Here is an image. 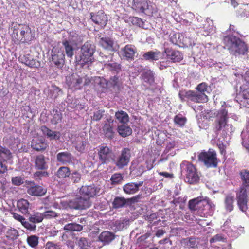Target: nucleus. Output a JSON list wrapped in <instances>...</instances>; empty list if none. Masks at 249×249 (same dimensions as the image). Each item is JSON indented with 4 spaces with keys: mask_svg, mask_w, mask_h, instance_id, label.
Segmentation results:
<instances>
[{
    "mask_svg": "<svg viewBox=\"0 0 249 249\" xmlns=\"http://www.w3.org/2000/svg\"><path fill=\"white\" fill-rule=\"evenodd\" d=\"M51 60L57 67H62L65 62L63 51L58 48L54 47L51 51Z\"/></svg>",
    "mask_w": 249,
    "mask_h": 249,
    "instance_id": "10",
    "label": "nucleus"
},
{
    "mask_svg": "<svg viewBox=\"0 0 249 249\" xmlns=\"http://www.w3.org/2000/svg\"><path fill=\"white\" fill-rule=\"evenodd\" d=\"M203 197H197L196 198L192 199L189 202V207L191 210H196V206L199 202H202Z\"/></svg>",
    "mask_w": 249,
    "mask_h": 249,
    "instance_id": "52",
    "label": "nucleus"
},
{
    "mask_svg": "<svg viewBox=\"0 0 249 249\" xmlns=\"http://www.w3.org/2000/svg\"><path fill=\"white\" fill-rule=\"evenodd\" d=\"M99 44L104 49L111 52L116 51L118 48L117 43L108 36L100 38Z\"/></svg>",
    "mask_w": 249,
    "mask_h": 249,
    "instance_id": "12",
    "label": "nucleus"
},
{
    "mask_svg": "<svg viewBox=\"0 0 249 249\" xmlns=\"http://www.w3.org/2000/svg\"><path fill=\"white\" fill-rule=\"evenodd\" d=\"M11 214L15 220L20 222L22 225L27 230H33L35 229V226L34 225L30 224V223L26 221L23 216L16 213H12Z\"/></svg>",
    "mask_w": 249,
    "mask_h": 249,
    "instance_id": "32",
    "label": "nucleus"
},
{
    "mask_svg": "<svg viewBox=\"0 0 249 249\" xmlns=\"http://www.w3.org/2000/svg\"><path fill=\"white\" fill-rule=\"evenodd\" d=\"M196 91H181L179 93V96L182 101L190 100L196 103H205L208 100L206 93L207 85L205 83L199 84L196 88Z\"/></svg>",
    "mask_w": 249,
    "mask_h": 249,
    "instance_id": "2",
    "label": "nucleus"
},
{
    "mask_svg": "<svg viewBox=\"0 0 249 249\" xmlns=\"http://www.w3.org/2000/svg\"><path fill=\"white\" fill-rule=\"evenodd\" d=\"M142 181H140L138 183H128L124 186L123 190L126 194H133L138 191L139 187L142 186Z\"/></svg>",
    "mask_w": 249,
    "mask_h": 249,
    "instance_id": "24",
    "label": "nucleus"
},
{
    "mask_svg": "<svg viewBox=\"0 0 249 249\" xmlns=\"http://www.w3.org/2000/svg\"><path fill=\"white\" fill-rule=\"evenodd\" d=\"M122 55L127 59H133L136 52V48L130 45H126L122 50Z\"/></svg>",
    "mask_w": 249,
    "mask_h": 249,
    "instance_id": "35",
    "label": "nucleus"
},
{
    "mask_svg": "<svg viewBox=\"0 0 249 249\" xmlns=\"http://www.w3.org/2000/svg\"><path fill=\"white\" fill-rule=\"evenodd\" d=\"M20 33L16 39L22 43L28 42L32 40L31 30L29 26L25 25L23 28L20 29Z\"/></svg>",
    "mask_w": 249,
    "mask_h": 249,
    "instance_id": "16",
    "label": "nucleus"
},
{
    "mask_svg": "<svg viewBox=\"0 0 249 249\" xmlns=\"http://www.w3.org/2000/svg\"><path fill=\"white\" fill-rule=\"evenodd\" d=\"M83 225L76 223H70L65 225L64 230L72 231H80L83 230Z\"/></svg>",
    "mask_w": 249,
    "mask_h": 249,
    "instance_id": "43",
    "label": "nucleus"
},
{
    "mask_svg": "<svg viewBox=\"0 0 249 249\" xmlns=\"http://www.w3.org/2000/svg\"><path fill=\"white\" fill-rule=\"evenodd\" d=\"M12 158V154L8 148L0 146V160L6 161Z\"/></svg>",
    "mask_w": 249,
    "mask_h": 249,
    "instance_id": "38",
    "label": "nucleus"
},
{
    "mask_svg": "<svg viewBox=\"0 0 249 249\" xmlns=\"http://www.w3.org/2000/svg\"><path fill=\"white\" fill-rule=\"evenodd\" d=\"M130 157V150L128 148H124L120 155L114 160V164L118 169H123L128 165Z\"/></svg>",
    "mask_w": 249,
    "mask_h": 249,
    "instance_id": "9",
    "label": "nucleus"
},
{
    "mask_svg": "<svg viewBox=\"0 0 249 249\" xmlns=\"http://www.w3.org/2000/svg\"><path fill=\"white\" fill-rule=\"evenodd\" d=\"M41 130L43 134L50 140H59L60 138L61 135L59 132L53 131L46 126H42Z\"/></svg>",
    "mask_w": 249,
    "mask_h": 249,
    "instance_id": "28",
    "label": "nucleus"
},
{
    "mask_svg": "<svg viewBox=\"0 0 249 249\" xmlns=\"http://www.w3.org/2000/svg\"><path fill=\"white\" fill-rule=\"evenodd\" d=\"M66 83L72 90L79 89L82 85L83 78L76 74H73L66 77Z\"/></svg>",
    "mask_w": 249,
    "mask_h": 249,
    "instance_id": "11",
    "label": "nucleus"
},
{
    "mask_svg": "<svg viewBox=\"0 0 249 249\" xmlns=\"http://www.w3.org/2000/svg\"><path fill=\"white\" fill-rule=\"evenodd\" d=\"M115 119L120 123L124 124L128 122L129 118L127 113L123 110L115 113Z\"/></svg>",
    "mask_w": 249,
    "mask_h": 249,
    "instance_id": "36",
    "label": "nucleus"
},
{
    "mask_svg": "<svg viewBox=\"0 0 249 249\" xmlns=\"http://www.w3.org/2000/svg\"><path fill=\"white\" fill-rule=\"evenodd\" d=\"M136 198L132 197L130 199H125L124 197H117L113 202V205L115 208H120L125 206L126 204H129L135 201Z\"/></svg>",
    "mask_w": 249,
    "mask_h": 249,
    "instance_id": "26",
    "label": "nucleus"
},
{
    "mask_svg": "<svg viewBox=\"0 0 249 249\" xmlns=\"http://www.w3.org/2000/svg\"><path fill=\"white\" fill-rule=\"evenodd\" d=\"M47 190L45 188L38 185H36L32 182L28 187L27 193L31 196H42L46 193Z\"/></svg>",
    "mask_w": 249,
    "mask_h": 249,
    "instance_id": "18",
    "label": "nucleus"
},
{
    "mask_svg": "<svg viewBox=\"0 0 249 249\" xmlns=\"http://www.w3.org/2000/svg\"><path fill=\"white\" fill-rule=\"evenodd\" d=\"M91 205V202L89 198H86L82 196L71 199L68 202V207L75 210L86 209Z\"/></svg>",
    "mask_w": 249,
    "mask_h": 249,
    "instance_id": "8",
    "label": "nucleus"
},
{
    "mask_svg": "<svg viewBox=\"0 0 249 249\" xmlns=\"http://www.w3.org/2000/svg\"><path fill=\"white\" fill-rule=\"evenodd\" d=\"M141 77L145 82L151 83L154 81V74L150 70H144Z\"/></svg>",
    "mask_w": 249,
    "mask_h": 249,
    "instance_id": "45",
    "label": "nucleus"
},
{
    "mask_svg": "<svg viewBox=\"0 0 249 249\" xmlns=\"http://www.w3.org/2000/svg\"><path fill=\"white\" fill-rule=\"evenodd\" d=\"M181 171L185 176V181L190 184L198 182L199 176L196 167L191 163L183 161L180 164Z\"/></svg>",
    "mask_w": 249,
    "mask_h": 249,
    "instance_id": "6",
    "label": "nucleus"
},
{
    "mask_svg": "<svg viewBox=\"0 0 249 249\" xmlns=\"http://www.w3.org/2000/svg\"><path fill=\"white\" fill-rule=\"evenodd\" d=\"M115 235L114 233L106 231L102 232L100 234L98 239L100 241L105 245L109 244L115 239Z\"/></svg>",
    "mask_w": 249,
    "mask_h": 249,
    "instance_id": "25",
    "label": "nucleus"
},
{
    "mask_svg": "<svg viewBox=\"0 0 249 249\" xmlns=\"http://www.w3.org/2000/svg\"><path fill=\"white\" fill-rule=\"evenodd\" d=\"M49 174L47 172L44 171H38L36 172L34 174V178L36 180L41 179L43 177H47Z\"/></svg>",
    "mask_w": 249,
    "mask_h": 249,
    "instance_id": "58",
    "label": "nucleus"
},
{
    "mask_svg": "<svg viewBox=\"0 0 249 249\" xmlns=\"http://www.w3.org/2000/svg\"><path fill=\"white\" fill-rule=\"evenodd\" d=\"M149 5L147 0H133L132 8L135 10L148 14Z\"/></svg>",
    "mask_w": 249,
    "mask_h": 249,
    "instance_id": "19",
    "label": "nucleus"
},
{
    "mask_svg": "<svg viewBox=\"0 0 249 249\" xmlns=\"http://www.w3.org/2000/svg\"><path fill=\"white\" fill-rule=\"evenodd\" d=\"M31 147L36 151L44 150L47 147V144L42 138H35L31 142Z\"/></svg>",
    "mask_w": 249,
    "mask_h": 249,
    "instance_id": "22",
    "label": "nucleus"
},
{
    "mask_svg": "<svg viewBox=\"0 0 249 249\" xmlns=\"http://www.w3.org/2000/svg\"><path fill=\"white\" fill-rule=\"evenodd\" d=\"M42 215L43 216V219H50L58 216L57 213L53 211H46L44 213H42Z\"/></svg>",
    "mask_w": 249,
    "mask_h": 249,
    "instance_id": "61",
    "label": "nucleus"
},
{
    "mask_svg": "<svg viewBox=\"0 0 249 249\" xmlns=\"http://www.w3.org/2000/svg\"><path fill=\"white\" fill-rule=\"evenodd\" d=\"M104 69L108 70L118 74L121 70V66L117 63L106 62L104 64Z\"/></svg>",
    "mask_w": 249,
    "mask_h": 249,
    "instance_id": "39",
    "label": "nucleus"
},
{
    "mask_svg": "<svg viewBox=\"0 0 249 249\" xmlns=\"http://www.w3.org/2000/svg\"><path fill=\"white\" fill-rule=\"evenodd\" d=\"M12 183L17 186H19L24 183V178L20 176H16L12 178Z\"/></svg>",
    "mask_w": 249,
    "mask_h": 249,
    "instance_id": "62",
    "label": "nucleus"
},
{
    "mask_svg": "<svg viewBox=\"0 0 249 249\" xmlns=\"http://www.w3.org/2000/svg\"><path fill=\"white\" fill-rule=\"evenodd\" d=\"M43 220V216L42 213H35L33 214H30L28 220L30 224L34 225L35 226V229L33 230H29L30 231H35L36 230V224L40 223Z\"/></svg>",
    "mask_w": 249,
    "mask_h": 249,
    "instance_id": "31",
    "label": "nucleus"
},
{
    "mask_svg": "<svg viewBox=\"0 0 249 249\" xmlns=\"http://www.w3.org/2000/svg\"><path fill=\"white\" fill-rule=\"evenodd\" d=\"M22 62L30 67L37 68L40 66V63L34 59L29 53L24 54L21 57Z\"/></svg>",
    "mask_w": 249,
    "mask_h": 249,
    "instance_id": "27",
    "label": "nucleus"
},
{
    "mask_svg": "<svg viewBox=\"0 0 249 249\" xmlns=\"http://www.w3.org/2000/svg\"><path fill=\"white\" fill-rule=\"evenodd\" d=\"M27 241L30 247L36 248L38 244V237L36 235H31L27 237Z\"/></svg>",
    "mask_w": 249,
    "mask_h": 249,
    "instance_id": "50",
    "label": "nucleus"
},
{
    "mask_svg": "<svg viewBox=\"0 0 249 249\" xmlns=\"http://www.w3.org/2000/svg\"><path fill=\"white\" fill-rule=\"evenodd\" d=\"M167 58L173 62H180L183 59V54L178 51L174 50L171 48H165L164 51Z\"/></svg>",
    "mask_w": 249,
    "mask_h": 249,
    "instance_id": "17",
    "label": "nucleus"
},
{
    "mask_svg": "<svg viewBox=\"0 0 249 249\" xmlns=\"http://www.w3.org/2000/svg\"><path fill=\"white\" fill-rule=\"evenodd\" d=\"M160 55L159 52L149 51L143 54V57L146 60L156 61L159 59Z\"/></svg>",
    "mask_w": 249,
    "mask_h": 249,
    "instance_id": "44",
    "label": "nucleus"
},
{
    "mask_svg": "<svg viewBox=\"0 0 249 249\" xmlns=\"http://www.w3.org/2000/svg\"><path fill=\"white\" fill-rule=\"evenodd\" d=\"M241 102L246 107H249V89L243 91V100Z\"/></svg>",
    "mask_w": 249,
    "mask_h": 249,
    "instance_id": "51",
    "label": "nucleus"
},
{
    "mask_svg": "<svg viewBox=\"0 0 249 249\" xmlns=\"http://www.w3.org/2000/svg\"><path fill=\"white\" fill-rule=\"evenodd\" d=\"M186 118L181 115H176L174 118V123L179 126H183L186 123Z\"/></svg>",
    "mask_w": 249,
    "mask_h": 249,
    "instance_id": "54",
    "label": "nucleus"
},
{
    "mask_svg": "<svg viewBox=\"0 0 249 249\" xmlns=\"http://www.w3.org/2000/svg\"><path fill=\"white\" fill-rule=\"evenodd\" d=\"M236 16L240 18H249V4H241L236 10Z\"/></svg>",
    "mask_w": 249,
    "mask_h": 249,
    "instance_id": "33",
    "label": "nucleus"
},
{
    "mask_svg": "<svg viewBox=\"0 0 249 249\" xmlns=\"http://www.w3.org/2000/svg\"><path fill=\"white\" fill-rule=\"evenodd\" d=\"M150 233H146L141 235L137 238L136 244L141 249H144L148 247L151 244V240L150 239Z\"/></svg>",
    "mask_w": 249,
    "mask_h": 249,
    "instance_id": "23",
    "label": "nucleus"
},
{
    "mask_svg": "<svg viewBox=\"0 0 249 249\" xmlns=\"http://www.w3.org/2000/svg\"><path fill=\"white\" fill-rule=\"evenodd\" d=\"M57 160L62 164H67L72 162L73 157L68 152H63L59 153L56 156Z\"/></svg>",
    "mask_w": 249,
    "mask_h": 249,
    "instance_id": "30",
    "label": "nucleus"
},
{
    "mask_svg": "<svg viewBox=\"0 0 249 249\" xmlns=\"http://www.w3.org/2000/svg\"><path fill=\"white\" fill-rule=\"evenodd\" d=\"M123 180V177L121 174L116 173L113 175L111 178L112 184H118Z\"/></svg>",
    "mask_w": 249,
    "mask_h": 249,
    "instance_id": "60",
    "label": "nucleus"
},
{
    "mask_svg": "<svg viewBox=\"0 0 249 249\" xmlns=\"http://www.w3.org/2000/svg\"><path fill=\"white\" fill-rule=\"evenodd\" d=\"M62 44L64 47L67 56L71 58L74 55V49L72 46L73 44L67 41H63Z\"/></svg>",
    "mask_w": 249,
    "mask_h": 249,
    "instance_id": "42",
    "label": "nucleus"
},
{
    "mask_svg": "<svg viewBox=\"0 0 249 249\" xmlns=\"http://www.w3.org/2000/svg\"><path fill=\"white\" fill-rule=\"evenodd\" d=\"M29 202L26 199H20L17 202V208L23 214L29 213V209L30 208Z\"/></svg>",
    "mask_w": 249,
    "mask_h": 249,
    "instance_id": "34",
    "label": "nucleus"
},
{
    "mask_svg": "<svg viewBox=\"0 0 249 249\" xmlns=\"http://www.w3.org/2000/svg\"><path fill=\"white\" fill-rule=\"evenodd\" d=\"M227 116L228 111L221 109L218 111L214 122V129L224 137L232 135L235 130L232 124L227 123Z\"/></svg>",
    "mask_w": 249,
    "mask_h": 249,
    "instance_id": "3",
    "label": "nucleus"
},
{
    "mask_svg": "<svg viewBox=\"0 0 249 249\" xmlns=\"http://www.w3.org/2000/svg\"><path fill=\"white\" fill-rule=\"evenodd\" d=\"M90 18L95 24L101 27L105 26L107 22V15L102 10L99 11L96 13H91Z\"/></svg>",
    "mask_w": 249,
    "mask_h": 249,
    "instance_id": "14",
    "label": "nucleus"
},
{
    "mask_svg": "<svg viewBox=\"0 0 249 249\" xmlns=\"http://www.w3.org/2000/svg\"><path fill=\"white\" fill-rule=\"evenodd\" d=\"M70 178L73 181V183L79 182L81 178V174L77 171L72 172L70 175Z\"/></svg>",
    "mask_w": 249,
    "mask_h": 249,
    "instance_id": "59",
    "label": "nucleus"
},
{
    "mask_svg": "<svg viewBox=\"0 0 249 249\" xmlns=\"http://www.w3.org/2000/svg\"><path fill=\"white\" fill-rule=\"evenodd\" d=\"M18 236V231L15 229L11 228L7 231V237L11 239H16Z\"/></svg>",
    "mask_w": 249,
    "mask_h": 249,
    "instance_id": "57",
    "label": "nucleus"
},
{
    "mask_svg": "<svg viewBox=\"0 0 249 249\" xmlns=\"http://www.w3.org/2000/svg\"><path fill=\"white\" fill-rule=\"evenodd\" d=\"M77 244L80 249H88L90 245L87 238L85 237L77 238Z\"/></svg>",
    "mask_w": 249,
    "mask_h": 249,
    "instance_id": "47",
    "label": "nucleus"
},
{
    "mask_svg": "<svg viewBox=\"0 0 249 249\" xmlns=\"http://www.w3.org/2000/svg\"><path fill=\"white\" fill-rule=\"evenodd\" d=\"M122 81L121 79H120L119 76L115 75L111 78L110 79L106 81L105 79H103L101 83H105L106 86H103V87L106 88H117L119 89L120 87L121 86L122 83Z\"/></svg>",
    "mask_w": 249,
    "mask_h": 249,
    "instance_id": "21",
    "label": "nucleus"
},
{
    "mask_svg": "<svg viewBox=\"0 0 249 249\" xmlns=\"http://www.w3.org/2000/svg\"><path fill=\"white\" fill-rule=\"evenodd\" d=\"M202 202L203 205L205 204H207L209 208L212 211H213L214 209L215 205L211 201H210L208 197H205L203 198Z\"/></svg>",
    "mask_w": 249,
    "mask_h": 249,
    "instance_id": "64",
    "label": "nucleus"
},
{
    "mask_svg": "<svg viewBox=\"0 0 249 249\" xmlns=\"http://www.w3.org/2000/svg\"><path fill=\"white\" fill-rule=\"evenodd\" d=\"M118 132L121 136L125 137L131 134L132 129L126 124H124L118 126Z\"/></svg>",
    "mask_w": 249,
    "mask_h": 249,
    "instance_id": "37",
    "label": "nucleus"
},
{
    "mask_svg": "<svg viewBox=\"0 0 249 249\" xmlns=\"http://www.w3.org/2000/svg\"><path fill=\"white\" fill-rule=\"evenodd\" d=\"M241 179L242 181V186L239 191L236 194L237 204L239 209L243 212H245L247 209L248 196L247 189L249 187V171L244 169L240 172Z\"/></svg>",
    "mask_w": 249,
    "mask_h": 249,
    "instance_id": "1",
    "label": "nucleus"
},
{
    "mask_svg": "<svg viewBox=\"0 0 249 249\" xmlns=\"http://www.w3.org/2000/svg\"><path fill=\"white\" fill-rule=\"evenodd\" d=\"M25 24H16L13 27V32L12 34V36L16 38V37L19 35V34L20 33V29H23V26H25Z\"/></svg>",
    "mask_w": 249,
    "mask_h": 249,
    "instance_id": "55",
    "label": "nucleus"
},
{
    "mask_svg": "<svg viewBox=\"0 0 249 249\" xmlns=\"http://www.w3.org/2000/svg\"><path fill=\"white\" fill-rule=\"evenodd\" d=\"M82 40V37L80 36L75 32H72L70 33L68 40L65 41H70V43L73 45H77L80 43Z\"/></svg>",
    "mask_w": 249,
    "mask_h": 249,
    "instance_id": "40",
    "label": "nucleus"
},
{
    "mask_svg": "<svg viewBox=\"0 0 249 249\" xmlns=\"http://www.w3.org/2000/svg\"><path fill=\"white\" fill-rule=\"evenodd\" d=\"M181 243L182 245L188 248H194L197 244L196 239L194 238L183 239L181 240Z\"/></svg>",
    "mask_w": 249,
    "mask_h": 249,
    "instance_id": "48",
    "label": "nucleus"
},
{
    "mask_svg": "<svg viewBox=\"0 0 249 249\" xmlns=\"http://www.w3.org/2000/svg\"><path fill=\"white\" fill-rule=\"evenodd\" d=\"M87 142L86 141H84L82 139L78 140L75 144V148L79 151H83L85 148Z\"/></svg>",
    "mask_w": 249,
    "mask_h": 249,
    "instance_id": "56",
    "label": "nucleus"
},
{
    "mask_svg": "<svg viewBox=\"0 0 249 249\" xmlns=\"http://www.w3.org/2000/svg\"><path fill=\"white\" fill-rule=\"evenodd\" d=\"M203 28L205 31L207 32V35L214 31V27L213 26V21L210 18H207L204 23L203 24Z\"/></svg>",
    "mask_w": 249,
    "mask_h": 249,
    "instance_id": "46",
    "label": "nucleus"
},
{
    "mask_svg": "<svg viewBox=\"0 0 249 249\" xmlns=\"http://www.w3.org/2000/svg\"><path fill=\"white\" fill-rule=\"evenodd\" d=\"M105 113L104 109H100L95 111L93 113V115L91 116V119L93 121H98L101 119Z\"/></svg>",
    "mask_w": 249,
    "mask_h": 249,
    "instance_id": "53",
    "label": "nucleus"
},
{
    "mask_svg": "<svg viewBox=\"0 0 249 249\" xmlns=\"http://www.w3.org/2000/svg\"><path fill=\"white\" fill-rule=\"evenodd\" d=\"M115 121L111 118L107 119V122L105 123L103 129L106 137L112 139L113 137L114 132L113 127Z\"/></svg>",
    "mask_w": 249,
    "mask_h": 249,
    "instance_id": "20",
    "label": "nucleus"
},
{
    "mask_svg": "<svg viewBox=\"0 0 249 249\" xmlns=\"http://www.w3.org/2000/svg\"><path fill=\"white\" fill-rule=\"evenodd\" d=\"M61 246L59 244H55L52 242H48L45 245V249H61Z\"/></svg>",
    "mask_w": 249,
    "mask_h": 249,
    "instance_id": "63",
    "label": "nucleus"
},
{
    "mask_svg": "<svg viewBox=\"0 0 249 249\" xmlns=\"http://www.w3.org/2000/svg\"><path fill=\"white\" fill-rule=\"evenodd\" d=\"M95 51L94 44L89 42L85 43L81 48L80 53L75 56L76 62L80 65L91 63L94 60L93 54Z\"/></svg>",
    "mask_w": 249,
    "mask_h": 249,
    "instance_id": "5",
    "label": "nucleus"
},
{
    "mask_svg": "<svg viewBox=\"0 0 249 249\" xmlns=\"http://www.w3.org/2000/svg\"><path fill=\"white\" fill-rule=\"evenodd\" d=\"M35 167L39 170H44L48 168L44 156L39 155L36 156L35 159Z\"/></svg>",
    "mask_w": 249,
    "mask_h": 249,
    "instance_id": "29",
    "label": "nucleus"
},
{
    "mask_svg": "<svg viewBox=\"0 0 249 249\" xmlns=\"http://www.w3.org/2000/svg\"><path fill=\"white\" fill-rule=\"evenodd\" d=\"M100 189L94 185L89 186H83L80 189L79 194L81 196L86 198L92 197L96 196L99 192Z\"/></svg>",
    "mask_w": 249,
    "mask_h": 249,
    "instance_id": "13",
    "label": "nucleus"
},
{
    "mask_svg": "<svg viewBox=\"0 0 249 249\" xmlns=\"http://www.w3.org/2000/svg\"><path fill=\"white\" fill-rule=\"evenodd\" d=\"M224 42L230 53L235 56L245 55L248 52L247 45L239 38L235 36H227Z\"/></svg>",
    "mask_w": 249,
    "mask_h": 249,
    "instance_id": "4",
    "label": "nucleus"
},
{
    "mask_svg": "<svg viewBox=\"0 0 249 249\" xmlns=\"http://www.w3.org/2000/svg\"><path fill=\"white\" fill-rule=\"evenodd\" d=\"M234 202V197L231 196H228L225 200V207L227 210L229 212L231 211L233 208V203Z\"/></svg>",
    "mask_w": 249,
    "mask_h": 249,
    "instance_id": "49",
    "label": "nucleus"
},
{
    "mask_svg": "<svg viewBox=\"0 0 249 249\" xmlns=\"http://www.w3.org/2000/svg\"><path fill=\"white\" fill-rule=\"evenodd\" d=\"M71 175V171L68 167L63 166L60 167L56 174V176L59 178H64L68 177Z\"/></svg>",
    "mask_w": 249,
    "mask_h": 249,
    "instance_id": "41",
    "label": "nucleus"
},
{
    "mask_svg": "<svg viewBox=\"0 0 249 249\" xmlns=\"http://www.w3.org/2000/svg\"><path fill=\"white\" fill-rule=\"evenodd\" d=\"M198 157L199 160L208 168L216 167L217 165L216 153L214 150L209 149L207 152H202Z\"/></svg>",
    "mask_w": 249,
    "mask_h": 249,
    "instance_id": "7",
    "label": "nucleus"
},
{
    "mask_svg": "<svg viewBox=\"0 0 249 249\" xmlns=\"http://www.w3.org/2000/svg\"><path fill=\"white\" fill-rule=\"evenodd\" d=\"M112 154V151L107 146H101L98 151L99 159L103 164L110 161Z\"/></svg>",
    "mask_w": 249,
    "mask_h": 249,
    "instance_id": "15",
    "label": "nucleus"
}]
</instances>
